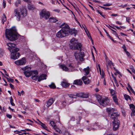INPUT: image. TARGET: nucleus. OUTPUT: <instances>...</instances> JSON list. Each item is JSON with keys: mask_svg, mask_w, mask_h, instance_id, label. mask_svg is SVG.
<instances>
[{"mask_svg": "<svg viewBox=\"0 0 135 135\" xmlns=\"http://www.w3.org/2000/svg\"><path fill=\"white\" fill-rule=\"evenodd\" d=\"M5 35L6 38L11 41H15L17 38L16 29L15 27L11 28L6 29L5 31Z\"/></svg>", "mask_w": 135, "mask_h": 135, "instance_id": "nucleus-1", "label": "nucleus"}, {"mask_svg": "<svg viewBox=\"0 0 135 135\" xmlns=\"http://www.w3.org/2000/svg\"><path fill=\"white\" fill-rule=\"evenodd\" d=\"M61 29L57 33V37L59 38H62L67 36L70 33V27L69 26L65 23L61 26Z\"/></svg>", "mask_w": 135, "mask_h": 135, "instance_id": "nucleus-2", "label": "nucleus"}, {"mask_svg": "<svg viewBox=\"0 0 135 135\" xmlns=\"http://www.w3.org/2000/svg\"><path fill=\"white\" fill-rule=\"evenodd\" d=\"M7 45L9 47L8 49L11 52V58L12 59L16 60L17 59V46L16 44L9 42L7 43Z\"/></svg>", "mask_w": 135, "mask_h": 135, "instance_id": "nucleus-3", "label": "nucleus"}, {"mask_svg": "<svg viewBox=\"0 0 135 135\" xmlns=\"http://www.w3.org/2000/svg\"><path fill=\"white\" fill-rule=\"evenodd\" d=\"M107 111L108 112L109 116L112 120H113V121L118 120V118L119 116V115L117 112H114L115 111V109L109 108H107Z\"/></svg>", "mask_w": 135, "mask_h": 135, "instance_id": "nucleus-4", "label": "nucleus"}, {"mask_svg": "<svg viewBox=\"0 0 135 135\" xmlns=\"http://www.w3.org/2000/svg\"><path fill=\"white\" fill-rule=\"evenodd\" d=\"M70 42L72 44L71 46L72 48L81 50V45L80 43H78L77 40H76L75 38H72L70 40Z\"/></svg>", "mask_w": 135, "mask_h": 135, "instance_id": "nucleus-5", "label": "nucleus"}, {"mask_svg": "<svg viewBox=\"0 0 135 135\" xmlns=\"http://www.w3.org/2000/svg\"><path fill=\"white\" fill-rule=\"evenodd\" d=\"M84 55V54L83 52L80 51L79 52L78 51H77L74 53V56L75 59L78 61H83V57Z\"/></svg>", "mask_w": 135, "mask_h": 135, "instance_id": "nucleus-6", "label": "nucleus"}, {"mask_svg": "<svg viewBox=\"0 0 135 135\" xmlns=\"http://www.w3.org/2000/svg\"><path fill=\"white\" fill-rule=\"evenodd\" d=\"M40 18H44L47 20L50 16V13L48 11L45 9H42L40 14Z\"/></svg>", "mask_w": 135, "mask_h": 135, "instance_id": "nucleus-7", "label": "nucleus"}, {"mask_svg": "<svg viewBox=\"0 0 135 135\" xmlns=\"http://www.w3.org/2000/svg\"><path fill=\"white\" fill-rule=\"evenodd\" d=\"M19 11H17V18H18V20H20L21 17V15H22L23 17L26 16L27 14V11L26 9L22 7L20 8V12H19Z\"/></svg>", "mask_w": 135, "mask_h": 135, "instance_id": "nucleus-8", "label": "nucleus"}, {"mask_svg": "<svg viewBox=\"0 0 135 135\" xmlns=\"http://www.w3.org/2000/svg\"><path fill=\"white\" fill-rule=\"evenodd\" d=\"M22 69L24 70V74L27 77H28L33 74V71H31V68L28 66H26L24 68H22Z\"/></svg>", "mask_w": 135, "mask_h": 135, "instance_id": "nucleus-9", "label": "nucleus"}, {"mask_svg": "<svg viewBox=\"0 0 135 135\" xmlns=\"http://www.w3.org/2000/svg\"><path fill=\"white\" fill-rule=\"evenodd\" d=\"M120 124V122L118 120L113 121L112 124L113 130L114 131L117 130L119 128Z\"/></svg>", "mask_w": 135, "mask_h": 135, "instance_id": "nucleus-10", "label": "nucleus"}, {"mask_svg": "<svg viewBox=\"0 0 135 135\" xmlns=\"http://www.w3.org/2000/svg\"><path fill=\"white\" fill-rule=\"evenodd\" d=\"M109 102V100L107 98H103L101 101H100V104L103 106H106L108 105Z\"/></svg>", "mask_w": 135, "mask_h": 135, "instance_id": "nucleus-11", "label": "nucleus"}, {"mask_svg": "<svg viewBox=\"0 0 135 135\" xmlns=\"http://www.w3.org/2000/svg\"><path fill=\"white\" fill-rule=\"evenodd\" d=\"M90 71L91 70L88 66L86 68H84L83 70L84 74L85 75H88V77H90L91 76L90 74H89V73Z\"/></svg>", "mask_w": 135, "mask_h": 135, "instance_id": "nucleus-12", "label": "nucleus"}, {"mask_svg": "<svg viewBox=\"0 0 135 135\" xmlns=\"http://www.w3.org/2000/svg\"><path fill=\"white\" fill-rule=\"evenodd\" d=\"M55 99L53 98H51L49 99L48 101L46 102V106L47 108H49L51 106L55 101Z\"/></svg>", "mask_w": 135, "mask_h": 135, "instance_id": "nucleus-13", "label": "nucleus"}, {"mask_svg": "<svg viewBox=\"0 0 135 135\" xmlns=\"http://www.w3.org/2000/svg\"><path fill=\"white\" fill-rule=\"evenodd\" d=\"M38 74V72L36 70L33 71V74L32 75V78L33 80H38V77L37 76V75Z\"/></svg>", "mask_w": 135, "mask_h": 135, "instance_id": "nucleus-14", "label": "nucleus"}, {"mask_svg": "<svg viewBox=\"0 0 135 135\" xmlns=\"http://www.w3.org/2000/svg\"><path fill=\"white\" fill-rule=\"evenodd\" d=\"M65 101L68 105H70L74 102V101L73 100V99L69 96L66 98Z\"/></svg>", "mask_w": 135, "mask_h": 135, "instance_id": "nucleus-15", "label": "nucleus"}, {"mask_svg": "<svg viewBox=\"0 0 135 135\" xmlns=\"http://www.w3.org/2000/svg\"><path fill=\"white\" fill-rule=\"evenodd\" d=\"M26 62L25 59L24 57L22 58L21 59L17 60V63L19 65H22L25 64Z\"/></svg>", "mask_w": 135, "mask_h": 135, "instance_id": "nucleus-16", "label": "nucleus"}, {"mask_svg": "<svg viewBox=\"0 0 135 135\" xmlns=\"http://www.w3.org/2000/svg\"><path fill=\"white\" fill-rule=\"evenodd\" d=\"M82 79L84 84H88L90 83V80L86 77V76H84Z\"/></svg>", "mask_w": 135, "mask_h": 135, "instance_id": "nucleus-17", "label": "nucleus"}, {"mask_svg": "<svg viewBox=\"0 0 135 135\" xmlns=\"http://www.w3.org/2000/svg\"><path fill=\"white\" fill-rule=\"evenodd\" d=\"M46 75L45 74H42L38 78V81H40L41 80L46 79Z\"/></svg>", "mask_w": 135, "mask_h": 135, "instance_id": "nucleus-18", "label": "nucleus"}, {"mask_svg": "<svg viewBox=\"0 0 135 135\" xmlns=\"http://www.w3.org/2000/svg\"><path fill=\"white\" fill-rule=\"evenodd\" d=\"M82 82L80 80H77L74 81V84L77 85H81L82 84Z\"/></svg>", "mask_w": 135, "mask_h": 135, "instance_id": "nucleus-19", "label": "nucleus"}, {"mask_svg": "<svg viewBox=\"0 0 135 135\" xmlns=\"http://www.w3.org/2000/svg\"><path fill=\"white\" fill-rule=\"evenodd\" d=\"M24 37L20 35L17 33V42H21L24 39Z\"/></svg>", "mask_w": 135, "mask_h": 135, "instance_id": "nucleus-20", "label": "nucleus"}, {"mask_svg": "<svg viewBox=\"0 0 135 135\" xmlns=\"http://www.w3.org/2000/svg\"><path fill=\"white\" fill-rule=\"evenodd\" d=\"M61 84L62 86L64 88L67 87L69 85V84L68 83L64 81H62Z\"/></svg>", "mask_w": 135, "mask_h": 135, "instance_id": "nucleus-21", "label": "nucleus"}, {"mask_svg": "<svg viewBox=\"0 0 135 135\" xmlns=\"http://www.w3.org/2000/svg\"><path fill=\"white\" fill-rule=\"evenodd\" d=\"M60 67L63 70L67 71H68V68L64 65H61Z\"/></svg>", "mask_w": 135, "mask_h": 135, "instance_id": "nucleus-22", "label": "nucleus"}, {"mask_svg": "<svg viewBox=\"0 0 135 135\" xmlns=\"http://www.w3.org/2000/svg\"><path fill=\"white\" fill-rule=\"evenodd\" d=\"M113 98L115 103L117 105H118V99L117 98L116 96L115 95H113Z\"/></svg>", "mask_w": 135, "mask_h": 135, "instance_id": "nucleus-23", "label": "nucleus"}, {"mask_svg": "<svg viewBox=\"0 0 135 135\" xmlns=\"http://www.w3.org/2000/svg\"><path fill=\"white\" fill-rule=\"evenodd\" d=\"M96 97L98 101L100 104V102L102 101V100L104 98H102L100 95H97Z\"/></svg>", "mask_w": 135, "mask_h": 135, "instance_id": "nucleus-24", "label": "nucleus"}, {"mask_svg": "<svg viewBox=\"0 0 135 135\" xmlns=\"http://www.w3.org/2000/svg\"><path fill=\"white\" fill-rule=\"evenodd\" d=\"M57 20L53 17H51L49 18V21L50 22H55Z\"/></svg>", "mask_w": 135, "mask_h": 135, "instance_id": "nucleus-25", "label": "nucleus"}, {"mask_svg": "<svg viewBox=\"0 0 135 135\" xmlns=\"http://www.w3.org/2000/svg\"><path fill=\"white\" fill-rule=\"evenodd\" d=\"M38 120L40 122L39 123H38V124L39 125H41L42 127V128H43L44 129L46 130H47V127L45 125V124L42 123L40 121Z\"/></svg>", "mask_w": 135, "mask_h": 135, "instance_id": "nucleus-26", "label": "nucleus"}, {"mask_svg": "<svg viewBox=\"0 0 135 135\" xmlns=\"http://www.w3.org/2000/svg\"><path fill=\"white\" fill-rule=\"evenodd\" d=\"M28 8L29 10H33L35 9V8L33 5L30 4H28Z\"/></svg>", "mask_w": 135, "mask_h": 135, "instance_id": "nucleus-27", "label": "nucleus"}, {"mask_svg": "<svg viewBox=\"0 0 135 135\" xmlns=\"http://www.w3.org/2000/svg\"><path fill=\"white\" fill-rule=\"evenodd\" d=\"M50 125L54 129H56V125L55 123L53 121H50Z\"/></svg>", "mask_w": 135, "mask_h": 135, "instance_id": "nucleus-28", "label": "nucleus"}, {"mask_svg": "<svg viewBox=\"0 0 135 135\" xmlns=\"http://www.w3.org/2000/svg\"><path fill=\"white\" fill-rule=\"evenodd\" d=\"M66 103V101H63L61 103V106H60L61 108H62L65 107Z\"/></svg>", "mask_w": 135, "mask_h": 135, "instance_id": "nucleus-29", "label": "nucleus"}, {"mask_svg": "<svg viewBox=\"0 0 135 135\" xmlns=\"http://www.w3.org/2000/svg\"><path fill=\"white\" fill-rule=\"evenodd\" d=\"M3 16L2 18V22L3 24H4V22L6 21L7 18L4 14H3Z\"/></svg>", "mask_w": 135, "mask_h": 135, "instance_id": "nucleus-30", "label": "nucleus"}, {"mask_svg": "<svg viewBox=\"0 0 135 135\" xmlns=\"http://www.w3.org/2000/svg\"><path fill=\"white\" fill-rule=\"evenodd\" d=\"M68 68V71H74V68L71 64H70L69 65Z\"/></svg>", "mask_w": 135, "mask_h": 135, "instance_id": "nucleus-31", "label": "nucleus"}, {"mask_svg": "<svg viewBox=\"0 0 135 135\" xmlns=\"http://www.w3.org/2000/svg\"><path fill=\"white\" fill-rule=\"evenodd\" d=\"M50 87L52 89H55L56 88V86L54 83H52L51 84L49 85Z\"/></svg>", "mask_w": 135, "mask_h": 135, "instance_id": "nucleus-32", "label": "nucleus"}, {"mask_svg": "<svg viewBox=\"0 0 135 135\" xmlns=\"http://www.w3.org/2000/svg\"><path fill=\"white\" fill-rule=\"evenodd\" d=\"M89 95L88 94L82 93V97L84 98H86L89 97Z\"/></svg>", "mask_w": 135, "mask_h": 135, "instance_id": "nucleus-33", "label": "nucleus"}, {"mask_svg": "<svg viewBox=\"0 0 135 135\" xmlns=\"http://www.w3.org/2000/svg\"><path fill=\"white\" fill-rule=\"evenodd\" d=\"M124 98L126 100H131V98L128 95H127L126 94H124Z\"/></svg>", "mask_w": 135, "mask_h": 135, "instance_id": "nucleus-34", "label": "nucleus"}, {"mask_svg": "<svg viewBox=\"0 0 135 135\" xmlns=\"http://www.w3.org/2000/svg\"><path fill=\"white\" fill-rule=\"evenodd\" d=\"M17 93H18V95L20 96H21V95H23L25 93L24 91L23 90H22L21 92L17 91Z\"/></svg>", "mask_w": 135, "mask_h": 135, "instance_id": "nucleus-35", "label": "nucleus"}, {"mask_svg": "<svg viewBox=\"0 0 135 135\" xmlns=\"http://www.w3.org/2000/svg\"><path fill=\"white\" fill-rule=\"evenodd\" d=\"M69 96L71 98H76L77 97V95H74L73 94H71L69 95Z\"/></svg>", "mask_w": 135, "mask_h": 135, "instance_id": "nucleus-36", "label": "nucleus"}, {"mask_svg": "<svg viewBox=\"0 0 135 135\" xmlns=\"http://www.w3.org/2000/svg\"><path fill=\"white\" fill-rule=\"evenodd\" d=\"M10 102L11 104L13 106H15V104H14V103L13 102V99L12 97H10Z\"/></svg>", "mask_w": 135, "mask_h": 135, "instance_id": "nucleus-37", "label": "nucleus"}, {"mask_svg": "<svg viewBox=\"0 0 135 135\" xmlns=\"http://www.w3.org/2000/svg\"><path fill=\"white\" fill-rule=\"evenodd\" d=\"M109 28L113 32V33L114 35H115L116 36H117V34L116 32L115 31L109 27Z\"/></svg>", "mask_w": 135, "mask_h": 135, "instance_id": "nucleus-38", "label": "nucleus"}, {"mask_svg": "<svg viewBox=\"0 0 135 135\" xmlns=\"http://www.w3.org/2000/svg\"><path fill=\"white\" fill-rule=\"evenodd\" d=\"M107 62L109 66H111L112 65H113L112 62L109 60H107Z\"/></svg>", "mask_w": 135, "mask_h": 135, "instance_id": "nucleus-39", "label": "nucleus"}, {"mask_svg": "<svg viewBox=\"0 0 135 135\" xmlns=\"http://www.w3.org/2000/svg\"><path fill=\"white\" fill-rule=\"evenodd\" d=\"M132 112L131 114V116L133 115H135V110L134 109H131Z\"/></svg>", "mask_w": 135, "mask_h": 135, "instance_id": "nucleus-40", "label": "nucleus"}, {"mask_svg": "<svg viewBox=\"0 0 135 135\" xmlns=\"http://www.w3.org/2000/svg\"><path fill=\"white\" fill-rule=\"evenodd\" d=\"M131 109H134L135 106L133 104H131L129 105Z\"/></svg>", "mask_w": 135, "mask_h": 135, "instance_id": "nucleus-41", "label": "nucleus"}, {"mask_svg": "<svg viewBox=\"0 0 135 135\" xmlns=\"http://www.w3.org/2000/svg\"><path fill=\"white\" fill-rule=\"evenodd\" d=\"M6 78L7 79L8 81L10 83L12 82L13 81V80L12 79L9 78L7 77H6Z\"/></svg>", "mask_w": 135, "mask_h": 135, "instance_id": "nucleus-42", "label": "nucleus"}, {"mask_svg": "<svg viewBox=\"0 0 135 135\" xmlns=\"http://www.w3.org/2000/svg\"><path fill=\"white\" fill-rule=\"evenodd\" d=\"M54 129L56 130V131L59 133H61L62 132L59 129L57 128V126H56V129Z\"/></svg>", "mask_w": 135, "mask_h": 135, "instance_id": "nucleus-43", "label": "nucleus"}, {"mask_svg": "<svg viewBox=\"0 0 135 135\" xmlns=\"http://www.w3.org/2000/svg\"><path fill=\"white\" fill-rule=\"evenodd\" d=\"M97 12L102 17H103L104 18H105V17H104V15H103L102 14V12H101L99 10H97Z\"/></svg>", "mask_w": 135, "mask_h": 135, "instance_id": "nucleus-44", "label": "nucleus"}, {"mask_svg": "<svg viewBox=\"0 0 135 135\" xmlns=\"http://www.w3.org/2000/svg\"><path fill=\"white\" fill-rule=\"evenodd\" d=\"M77 97H82V93L76 94Z\"/></svg>", "mask_w": 135, "mask_h": 135, "instance_id": "nucleus-45", "label": "nucleus"}, {"mask_svg": "<svg viewBox=\"0 0 135 135\" xmlns=\"http://www.w3.org/2000/svg\"><path fill=\"white\" fill-rule=\"evenodd\" d=\"M6 1L4 0H3V8H4L6 7Z\"/></svg>", "mask_w": 135, "mask_h": 135, "instance_id": "nucleus-46", "label": "nucleus"}, {"mask_svg": "<svg viewBox=\"0 0 135 135\" xmlns=\"http://www.w3.org/2000/svg\"><path fill=\"white\" fill-rule=\"evenodd\" d=\"M103 9H104L107 10H110V9L108 7H104L102 6L101 7Z\"/></svg>", "mask_w": 135, "mask_h": 135, "instance_id": "nucleus-47", "label": "nucleus"}, {"mask_svg": "<svg viewBox=\"0 0 135 135\" xmlns=\"http://www.w3.org/2000/svg\"><path fill=\"white\" fill-rule=\"evenodd\" d=\"M111 4L110 3H107L105 4H104L103 5L104 6H111Z\"/></svg>", "mask_w": 135, "mask_h": 135, "instance_id": "nucleus-48", "label": "nucleus"}, {"mask_svg": "<svg viewBox=\"0 0 135 135\" xmlns=\"http://www.w3.org/2000/svg\"><path fill=\"white\" fill-rule=\"evenodd\" d=\"M23 1L26 2L31 3V0H23Z\"/></svg>", "mask_w": 135, "mask_h": 135, "instance_id": "nucleus-49", "label": "nucleus"}, {"mask_svg": "<svg viewBox=\"0 0 135 135\" xmlns=\"http://www.w3.org/2000/svg\"><path fill=\"white\" fill-rule=\"evenodd\" d=\"M6 116L8 118H12V117L11 115L9 114H7L6 115Z\"/></svg>", "mask_w": 135, "mask_h": 135, "instance_id": "nucleus-50", "label": "nucleus"}, {"mask_svg": "<svg viewBox=\"0 0 135 135\" xmlns=\"http://www.w3.org/2000/svg\"><path fill=\"white\" fill-rule=\"evenodd\" d=\"M15 15V16H16L17 15V9H15L14 10V12Z\"/></svg>", "mask_w": 135, "mask_h": 135, "instance_id": "nucleus-51", "label": "nucleus"}, {"mask_svg": "<svg viewBox=\"0 0 135 135\" xmlns=\"http://www.w3.org/2000/svg\"><path fill=\"white\" fill-rule=\"evenodd\" d=\"M72 32L75 35H75H76L77 33V32L76 31L74 30H73L72 31Z\"/></svg>", "mask_w": 135, "mask_h": 135, "instance_id": "nucleus-52", "label": "nucleus"}, {"mask_svg": "<svg viewBox=\"0 0 135 135\" xmlns=\"http://www.w3.org/2000/svg\"><path fill=\"white\" fill-rule=\"evenodd\" d=\"M125 53L128 56H129L130 55V53L128 51H126Z\"/></svg>", "mask_w": 135, "mask_h": 135, "instance_id": "nucleus-53", "label": "nucleus"}, {"mask_svg": "<svg viewBox=\"0 0 135 135\" xmlns=\"http://www.w3.org/2000/svg\"><path fill=\"white\" fill-rule=\"evenodd\" d=\"M116 23L117 24H118L119 25H122V23L121 22H119L118 21H117L116 22Z\"/></svg>", "mask_w": 135, "mask_h": 135, "instance_id": "nucleus-54", "label": "nucleus"}, {"mask_svg": "<svg viewBox=\"0 0 135 135\" xmlns=\"http://www.w3.org/2000/svg\"><path fill=\"white\" fill-rule=\"evenodd\" d=\"M87 129L88 130H89V131H91V130H94V128H87Z\"/></svg>", "mask_w": 135, "mask_h": 135, "instance_id": "nucleus-55", "label": "nucleus"}, {"mask_svg": "<svg viewBox=\"0 0 135 135\" xmlns=\"http://www.w3.org/2000/svg\"><path fill=\"white\" fill-rule=\"evenodd\" d=\"M112 16L116 17L118 16V15L117 14H112L111 15Z\"/></svg>", "mask_w": 135, "mask_h": 135, "instance_id": "nucleus-56", "label": "nucleus"}, {"mask_svg": "<svg viewBox=\"0 0 135 135\" xmlns=\"http://www.w3.org/2000/svg\"><path fill=\"white\" fill-rule=\"evenodd\" d=\"M113 26L114 27H116V28L117 29L121 30V29L119 27L115 26L114 25H113Z\"/></svg>", "mask_w": 135, "mask_h": 135, "instance_id": "nucleus-57", "label": "nucleus"}, {"mask_svg": "<svg viewBox=\"0 0 135 135\" xmlns=\"http://www.w3.org/2000/svg\"><path fill=\"white\" fill-rule=\"evenodd\" d=\"M113 80L114 81L115 83L116 84H117V81L116 80V79L115 78H114V79H113Z\"/></svg>", "mask_w": 135, "mask_h": 135, "instance_id": "nucleus-58", "label": "nucleus"}, {"mask_svg": "<svg viewBox=\"0 0 135 135\" xmlns=\"http://www.w3.org/2000/svg\"><path fill=\"white\" fill-rule=\"evenodd\" d=\"M10 86L12 89L13 88V85L11 84H9Z\"/></svg>", "mask_w": 135, "mask_h": 135, "instance_id": "nucleus-59", "label": "nucleus"}, {"mask_svg": "<svg viewBox=\"0 0 135 135\" xmlns=\"http://www.w3.org/2000/svg\"><path fill=\"white\" fill-rule=\"evenodd\" d=\"M8 108L10 110L12 111V112H13L14 111V110L13 109L11 108L10 107H9Z\"/></svg>", "mask_w": 135, "mask_h": 135, "instance_id": "nucleus-60", "label": "nucleus"}, {"mask_svg": "<svg viewBox=\"0 0 135 135\" xmlns=\"http://www.w3.org/2000/svg\"><path fill=\"white\" fill-rule=\"evenodd\" d=\"M130 18L129 17L126 18V21L128 22H129V21L130 20Z\"/></svg>", "mask_w": 135, "mask_h": 135, "instance_id": "nucleus-61", "label": "nucleus"}, {"mask_svg": "<svg viewBox=\"0 0 135 135\" xmlns=\"http://www.w3.org/2000/svg\"><path fill=\"white\" fill-rule=\"evenodd\" d=\"M6 109L4 107H3L2 109V110H3L4 112H5L6 111Z\"/></svg>", "mask_w": 135, "mask_h": 135, "instance_id": "nucleus-62", "label": "nucleus"}, {"mask_svg": "<svg viewBox=\"0 0 135 135\" xmlns=\"http://www.w3.org/2000/svg\"><path fill=\"white\" fill-rule=\"evenodd\" d=\"M58 59L60 60L61 61H63L62 57H58Z\"/></svg>", "mask_w": 135, "mask_h": 135, "instance_id": "nucleus-63", "label": "nucleus"}, {"mask_svg": "<svg viewBox=\"0 0 135 135\" xmlns=\"http://www.w3.org/2000/svg\"><path fill=\"white\" fill-rule=\"evenodd\" d=\"M132 69V71L135 74V70L133 68Z\"/></svg>", "mask_w": 135, "mask_h": 135, "instance_id": "nucleus-64", "label": "nucleus"}]
</instances>
